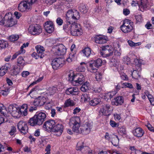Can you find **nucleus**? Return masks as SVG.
<instances>
[{
    "label": "nucleus",
    "instance_id": "20",
    "mask_svg": "<svg viewBox=\"0 0 154 154\" xmlns=\"http://www.w3.org/2000/svg\"><path fill=\"white\" fill-rule=\"evenodd\" d=\"M71 52L70 54L69 57L67 59V60L68 62H71L75 57V54H76L75 45L74 44H72L70 48Z\"/></svg>",
    "mask_w": 154,
    "mask_h": 154
},
{
    "label": "nucleus",
    "instance_id": "63",
    "mask_svg": "<svg viewBox=\"0 0 154 154\" xmlns=\"http://www.w3.org/2000/svg\"><path fill=\"white\" fill-rule=\"evenodd\" d=\"M123 13L125 15H127L130 13V11L127 9H124L123 11Z\"/></svg>",
    "mask_w": 154,
    "mask_h": 154
},
{
    "label": "nucleus",
    "instance_id": "2",
    "mask_svg": "<svg viewBox=\"0 0 154 154\" xmlns=\"http://www.w3.org/2000/svg\"><path fill=\"white\" fill-rule=\"evenodd\" d=\"M80 120L79 117L75 116L72 117L69 119V125L72 127V131L77 133H82L84 134H89L92 128L91 124L88 122H86L81 127L80 130Z\"/></svg>",
    "mask_w": 154,
    "mask_h": 154
},
{
    "label": "nucleus",
    "instance_id": "29",
    "mask_svg": "<svg viewBox=\"0 0 154 154\" xmlns=\"http://www.w3.org/2000/svg\"><path fill=\"white\" fill-rule=\"evenodd\" d=\"M113 48H111L109 50H106L104 52H101L100 54L104 57H107L112 55L113 53Z\"/></svg>",
    "mask_w": 154,
    "mask_h": 154
},
{
    "label": "nucleus",
    "instance_id": "45",
    "mask_svg": "<svg viewBox=\"0 0 154 154\" xmlns=\"http://www.w3.org/2000/svg\"><path fill=\"white\" fill-rule=\"evenodd\" d=\"M95 78L97 81H100L102 78V75L101 73L99 72H96Z\"/></svg>",
    "mask_w": 154,
    "mask_h": 154
},
{
    "label": "nucleus",
    "instance_id": "49",
    "mask_svg": "<svg viewBox=\"0 0 154 154\" xmlns=\"http://www.w3.org/2000/svg\"><path fill=\"white\" fill-rule=\"evenodd\" d=\"M130 149L133 152H134L136 154L140 153L141 152V151L137 150L134 146H131Z\"/></svg>",
    "mask_w": 154,
    "mask_h": 154
},
{
    "label": "nucleus",
    "instance_id": "33",
    "mask_svg": "<svg viewBox=\"0 0 154 154\" xmlns=\"http://www.w3.org/2000/svg\"><path fill=\"white\" fill-rule=\"evenodd\" d=\"M100 101L99 99L97 98H94L89 102L90 104L93 106H94L98 104Z\"/></svg>",
    "mask_w": 154,
    "mask_h": 154
},
{
    "label": "nucleus",
    "instance_id": "53",
    "mask_svg": "<svg viewBox=\"0 0 154 154\" xmlns=\"http://www.w3.org/2000/svg\"><path fill=\"white\" fill-rule=\"evenodd\" d=\"M110 125L112 127H116L118 126V125L115 122L112 120H110Z\"/></svg>",
    "mask_w": 154,
    "mask_h": 154
},
{
    "label": "nucleus",
    "instance_id": "27",
    "mask_svg": "<svg viewBox=\"0 0 154 154\" xmlns=\"http://www.w3.org/2000/svg\"><path fill=\"white\" fill-rule=\"evenodd\" d=\"M67 75L68 77V80L71 81L73 85V82L75 81V75L74 74L73 71L71 70L67 73Z\"/></svg>",
    "mask_w": 154,
    "mask_h": 154
},
{
    "label": "nucleus",
    "instance_id": "48",
    "mask_svg": "<svg viewBox=\"0 0 154 154\" xmlns=\"http://www.w3.org/2000/svg\"><path fill=\"white\" fill-rule=\"evenodd\" d=\"M111 48H112L111 46L109 45L103 46L102 47V51L101 52H104L106 50H109Z\"/></svg>",
    "mask_w": 154,
    "mask_h": 154
},
{
    "label": "nucleus",
    "instance_id": "46",
    "mask_svg": "<svg viewBox=\"0 0 154 154\" xmlns=\"http://www.w3.org/2000/svg\"><path fill=\"white\" fill-rule=\"evenodd\" d=\"M120 77L123 80H127L128 79V77L126 75L124 72H119Z\"/></svg>",
    "mask_w": 154,
    "mask_h": 154
},
{
    "label": "nucleus",
    "instance_id": "54",
    "mask_svg": "<svg viewBox=\"0 0 154 154\" xmlns=\"http://www.w3.org/2000/svg\"><path fill=\"white\" fill-rule=\"evenodd\" d=\"M134 62L135 65L137 66L140 67L141 66V62L139 60L135 59L134 60Z\"/></svg>",
    "mask_w": 154,
    "mask_h": 154
},
{
    "label": "nucleus",
    "instance_id": "38",
    "mask_svg": "<svg viewBox=\"0 0 154 154\" xmlns=\"http://www.w3.org/2000/svg\"><path fill=\"white\" fill-rule=\"evenodd\" d=\"M115 137H112V140L111 141L112 144L115 146H117L119 143V139L117 135L114 136Z\"/></svg>",
    "mask_w": 154,
    "mask_h": 154
},
{
    "label": "nucleus",
    "instance_id": "16",
    "mask_svg": "<svg viewBox=\"0 0 154 154\" xmlns=\"http://www.w3.org/2000/svg\"><path fill=\"white\" fill-rule=\"evenodd\" d=\"M44 27L45 30L48 33H51L54 31V25L51 21L46 22L45 24Z\"/></svg>",
    "mask_w": 154,
    "mask_h": 154
},
{
    "label": "nucleus",
    "instance_id": "39",
    "mask_svg": "<svg viewBox=\"0 0 154 154\" xmlns=\"http://www.w3.org/2000/svg\"><path fill=\"white\" fill-rule=\"evenodd\" d=\"M132 77L135 79H138L140 78V75L139 72L135 70L132 73Z\"/></svg>",
    "mask_w": 154,
    "mask_h": 154
},
{
    "label": "nucleus",
    "instance_id": "25",
    "mask_svg": "<svg viewBox=\"0 0 154 154\" xmlns=\"http://www.w3.org/2000/svg\"><path fill=\"white\" fill-rule=\"evenodd\" d=\"M123 103L124 99L123 97L119 96L116 97L115 98L113 104L116 106H118L119 105H122Z\"/></svg>",
    "mask_w": 154,
    "mask_h": 154
},
{
    "label": "nucleus",
    "instance_id": "42",
    "mask_svg": "<svg viewBox=\"0 0 154 154\" xmlns=\"http://www.w3.org/2000/svg\"><path fill=\"white\" fill-rule=\"evenodd\" d=\"M19 38L18 35H12L9 37V39L11 42H14L18 40Z\"/></svg>",
    "mask_w": 154,
    "mask_h": 154
},
{
    "label": "nucleus",
    "instance_id": "51",
    "mask_svg": "<svg viewBox=\"0 0 154 154\" xmlns=\"http://www.w3.org/2000/svg\"><path fill=\"white\" fill-rule=\"evenodd\" d=\"M57 0H45V3L48 5H52Z\"/></svg>",
    "mask_w": 154,
    "mask_h": 154
},
{
    "label": "nucleus",
    "instance_id": "40",
    "mask_svg": "<svg viewBox=\"0 0 154 154\" xmlns=\"http://www.w3.org/2000/svg\"><path fill=\"white\" fill-rule=\"evenodd\" d=\"M79 9L82 13L84 14L86 13L88 11L85 5L83 4L81 5L79 8Z\"/></svg>",
    "mask_w": 154,
    "mask_h": 154
},
{
    "label": "nucleus",
    "instance_id": "22",
    "mask_svg": "<svg viewBox=\"0 0 154 154\" xmlns=\"http://www.w3.org/2000/svg\"><path fill=\"white\" fill-rule=\"evenodd\" d=\"M147 0H140V4L139 5V9L143 12L147 10L148 5Z\"/></svg>",
    "mask_w": 154,
    "mask_h": 154
},
{
    "label": "nucleus",
    "instance_id": "62",
    "mask_svg": "<svg viewBox=\"0 0 154 154\" xmlns=\"http://www.w3.org/2000/svg\"><path fill=\"white\" fill-rule=\"evenodd\" d=\"M131 5L132 6H137V5L139 6V4L138 2V1H133L131 3Z\"/></svg>",
    "mask_w": 154,
    "mask_h": 154
},
{
    "label": "nucleus",
    "instance_id": "61",
    "mask_svg": "<svg viewBox=\"0 0 154 154\" xmlns=\"http://www.w3.org/2000/svg\"><path fill=\"white\" fill-rule=\"evenodd\" d=\"M80 110V109L78 107H76L73 110V114H76L77 113L79 112Z\"/></svg>",
    "mask_w": 154,
    "mask_h": 154
},
{
    "label": "nucleus",
    "instance_id": "5",
    "mask_svg": "<svg viewBox=\"0 0 154 154\" xmlns=\"http://www.w3.org/2000/svg\"><path fill=\"white\" fill-rule=\"evenodd\" d=\"M4 24L7 27L12 26L17 23V21L13 18V16L11 12L6 13L4 17Z\"/></svg>",
    "mask_w": 154,
    "mask_h": 154
},
{
    "label": "nucleus",
    "instance_id": "36",
    "mask_svg": "<svg viewBox=\"0 0 154 154\" xmlns=\"http://www.w3.org/2000/svg\"><path fill=\"white\" fill-rule=\"evenodd\" d=\"M57 87L55 86H52V87H50L48 88V91H49V93L51 95H53L54 93H56L58 91L57 87H58L57 86Z\"/></svg>",
    "mask_w": 154,
    "mask_h": 154
},
{
    "label": "nucleus",
    "instance_id": "32",
    "mask_svg": "<svg viewBox=\"0 0 154 154\" xmlns=\"http://www.w3.org/2000/svg\"><path fill=\"white\" fill-rule=\"evenodd\" d=\"M86 148V149H87L88 147L85 146L84 143L82 142H79L78 143L76 147V149L77 150L81 151L84 148Z\"/></svg>",
    "mask_w": 154,
    "mask_h": 154
},
{
    "label": "nucleus",
    "instance_id": "41",
    "mask_svg": "<svg viewBox=\"0 0 154 154\" xmlns=\"http://www.w3.org/2000/svg\"><path fill=\"white\" fill-rule=\"evenodd\" d=\"M117 130L118 133L120 134H126V129L124 126L119 127Z\"/></svg>",
    "mask_w": 154,
    "mask_h": 154
},
{
    "label": "nucleus",
    "instance_id": "19",
    "mask_svg": "<svg viewBox=\"0 0 154 154\" xmlns=\"http://www.w3.org/2000/svg\"><path fill=\"white\" fill-rule=\"evenodd\" d=\"M46 101V98L45 97H40L35 100L34 102L32 103L34 106H41L43 105ZM32 102H31L30 103L32 104Z\"/></svg>",
    "mask_w": 154,
    "mask_h": 154
},
{
    "label": "nucleus",
    "instance_id": "3",
    "mask_svg": "<svg viewBox=\"0 0 154 154\" xmlns=\"http://www.w3.org/2000/svg\"><path fill=\"white\" fill-rule=\"evenodd\" d=\"M27 105L26 104H23L20 108L15 105H10L8 108V112L12 116L16 118H19L21 115L24 116L27 114Z\"/></svg>",
    "mask_w": 154,
    "mask_h": 154
},
{
    "label": "nucleus",
    "instance_id": "1",
    "mask_svg": "<svg viewBox=\"0 0 154 154\" xmlns=\"http://www.w3.org/2000/svg\"><path fill=\"white\" fill-rule=\"evenodd\" d=\"M79 12L75 9L68 10L66 13V22L63 25V29L66 33L70 32L73 36H79L82 34L80 25L75 22L79 19Z\"/></svg>",
    "mask_w": 154,
    "mask_h": 154
},
{
    "label": "nucleus",
    "instance_id": "13",
    "mask_svg": "<svg viewBox=\"0 0 154 154\" xmlns=\"http://www.w3.org/2000/svg\"><path fill=\"white\" fill-rule=\"evenodd\" d=\"M56 54L58 55H63L66 52V48L62 44H59L54 46Z\"/></svg>",
    "mask_w": 154,
    "mask_h": 154
},
{
    "label": "nucleus",
    "instance_id": "59",
    "mask_svg": "<svg viewBox=\"0 0 154 154\" xmlns=\"http://www.w3.org/2000/svg\"><path fill=\"white\" fill-rule=\"evenodd\" d=\"M29 75V72L27 71H23L22 73L23 77H26Z\"/></svg>",
    "mask_w": 154,
    "mask_h": 154
},
{
    "label": "nucleus",
    "instance_id": "55",
    "mask_svg": "<svg viewBox=\"0 0 154 154\" xmlns=\"http://www.w3.org/2000/svg\"><path fill=\"white\" fill-rule=\"evenodd\" d=\"M128 43L129 45L131 46H135L137 45L138 43H135L129 40L128 41Z\"/></svg>",
    "mask_w": 154,
    "mask_h": 154
},
{
    "label": "nucleus",
    "instance_id": "26",
    "mask_svg": "<svg viewBox=\"0 0 154 154\" xmlns=\"http://www.w3.org/2000/svg\"><path fill=\"white\" fill-rule=\"evenodd\" d=\"M79 91L78 88L76 87H71L68 88L66 91V93L67 94H71L75 95Z\"/></svg>",
    "mask_w": 154,
    "mask_h": 154
},
{
    "label": "nucleus",
    "instance_id": "34",
    "mask_svg": "<svg viewBox=\"0 0 154 154\" xmlns=\"http://www.w3.org/2000/svg\"><path fill=\"white\" fill-rule=\"evenodd\" d=\"M81 99L82 101L88 102L90 100V97L88 94L85 93L81 95Z\"/></svg>",
    "mask_w": 154,
    "mask_h": 154
},
{
    "label": "nucleus",
    "instance_id": "8",
    "mask_svg": "<svg viewBox=\"0 0 154 154\" xmlns=\"http://www.w3.org/2000/svg\"><path fill=\"white\" fill-rule=\"evenodd\" d=\"M41 26L38 24L29 25V34L35 35H38L42 32Z\"/></svg>",
    "mask_w": 154,
    "mask_h": 154
},
{
    "label": "nucleus",
    "instance_id": "30",
    "mask_svg": "<svg viewBox=\"0 0 154 154\" xmlns=\"http://www.w3.org/2000/svg\"><path fill=\"white\" fill-rule=\"evenodd\" d=\"M90 86V84L88 82H84L81 87L80 90L84 92H87Z\"/></svg>",
    "mask_w": 154,
    "mask_h": 154
},
{
    "label": "nucleus",
    "instance_id": "15",
    "mask_svg": "<svg viewBox=\"0 0 154 154\" xmlns=\"http://www.w3.org/2000/svg\"><path fill=\"white\" fill-rule=\"evenodd\" d=\"M63 130V126L61 123H56L53 128V132L55 133V135L57 136H60Z\"/></svg>",
    "mask_w": 154,
    "mask_h": 154
},
{
    "label": "nucleus",
    "instance_id": "47",
    "mask_svg": "<svg viewBox=\"0 0 154 154\" xmlns=\"http://www.w3.org/2000/svg\"><path fill=\"white\" fill-rule=\"evenodd\" d=\"M16 131V129L15 127L14 126H12L11 127V130L9 132V133L11 135H13L15 134Z\"/></svg>",
    "mask_w": 154,
    "mask_h": 154
},
{
    "label": "nucleus",
    "instance_id": "24",
    "mask_svg": "<svg viewBox=\"0 0 154 154\" xmlns=\"http://www.w3.org/2000/svg\"><path fill=\"white\" fill-rule=\"evenodd\" d=\"M133 134L136 137H140L143 135L144 132L142 128H138L133 131Z\"/></svg>",
    "mask_w": 154,
    "mask_h": 154
},
{
    "label": "nucleus",
    "instance_id": "60",
    "mask_svg": "<svg viewBox=\"0 0 154 154\" xmlns=\"http://www.w3.org/2000/svg\"><path fill=\"white\" fill-rule=\"evenodd\" d=\"M111 137V135H110L108 133L106 132V134L105 136V139L108 140H110V138Z\"/></svg>",
    "mask_w": 154,
    "mask_h": 154
},
{
    "label": "nucleus",
    "instance_id": "56",
    "mask_svg": "<svg viewBox=\"0 0 154 154\" xmlns=\"http://www.w3.org/2000/svg\"><path fill=\"white\" fill-rule=\"evenodd\" d=\"M51 108V104L50 103H47L45 106V108L46 109L50 110Z\"/></svg>",
    "mask_w": 154,
    "mask_h": 154
},
{
    "label": "nucleus",
    "instance_id": "64",
    "mask_svg": "<svg viewBox=\"0 0 154 154\" xmlns=\"http://www.w3.org/2000/svg\"><path fill=\"white\" fill-rule=\"evenodd\" d=\"M34 136L36 137H38L40 135V130L39 129L36 130L34 133Z\"/></svg>",
    "mask_w": 154,
    "mask_h": 154
},
{
    "label": "nucleus",
    "instance_id": "17",
    "mask_svg": "<svg viewBox=\"0 0 154 154\" xmlns=\"http://www.w3.org/2000/svg\"><path fill=\"white\" fill-rule=\"evenodd\" d=\"M56 123L54 120H50L45 122L44 124L43 127L46 130H52L55 126Z\"/></svg>",
    "mask_w": 154,
    "mask_h": 154
},
{
    "label": "nucleus",
    "instance_id": "4",
    "mask_svg": "<svg viewBox=\"0 0 154 154\" xmlns=\"http://www.w3.org/2000/svg\"><path fill=\"white\" fill-rule=\"evenodd\" d=\"M46 114L43 112H37L34 116L29 119L30 125L34 126L36 125H40L46 120Z\"/></svg>",
    "mask_w": 154,
    "mask_h": 154
},
{
    "label": "nucleus",
    "instance_id": "35",
    "mask_svg": "<svg viewBox=\"0 0 154 154\" xmlns=\"http://www.w3.org/2000/svg\"><path fill=\"white\" fill-rule=\"evenodd\" d=\"M84 55L87 57H88L91 54V49L88 48H86L82 51Z\"/></svg>",
    "mask_w": 154,
    "mask_h": 154
},
{
    "label": "nucleus",
    "instance_id": "7",
    "mask_svg": "<svg viewBox=\"0 0 154 154\" xmlns=\"http://www.w3.org/2000/svg\"><path fill=\"white\" fill-rule=\"evenodd\" d=\"M102 63V60L100 58L89 63V67H88V70L91 72H95L97 71V68L101 66Z\"/></svg>",
    "mask_w": 154,
    "mask_h": 154
},
{
    "label": "nucleus",
    "instance_id": "43",
    "mask_svg": "<svg viewBox=\"0 0 154 154\" xmlns=\"http://www.w3.org/2000/svg\"><path fill=\"white\" fill-rule=\"evenodd\" d=\"M123 62L125 64L128 65L130 63V58L127 56H125L123 58Z\"/></svg>",
    "mask_w": 154,
    "mask_h": 154
},
{
    "label": "nucleus",
    "instance_id": "10",
    "mask_svg": "<svg viewBox=\"0 0 154 154\" xmlns=\"http://www.w3.org/2000/svg\"><path fill=\"white\" fill-rule=\"evenodd\" d=\"M25 61L23 57H19L17 59V64L14 66V70L17 73H19L25 65Z\"/></svg>",
    "mask_w": 154,
    "mask_h": 154
},
{
    "label": "nucleus",
    "instance_id": "50",
    "mask_svg": "<svg viewBox=\"0 0 154 154\" xmlns=\"http://www.w3.org/2000/svg\"><path fill=\"white\" fill-rule=\"evenodd\" d=\"M56 22L57 24L59 26H61L63 23V21L60 17H58L57 18Z\"/></svg>",
    "mask_w": 154,
    "mask_h": 154
},
{
    "label": "nucleus",
    "instance_id": "52",
    "mask_svg": "<svg viewBox=\"0 0 154 154\" xmlns=\"http://www.w3.org/2000/svg\"><path fill=\"white\" fill-rule=\"evenodd\" d=\"M117 92L115 91L111 92L108 94V96L110 99L113 96L115 95L116 93Z\"/></svg>",
    "mask_w": 154,
    "mask_h": 154
},
{
    "label": "nucleus",
    "instance_id": "11",
    "mask_svg": "<svg viewBox=\"0 0 154 154\" xmlns=\"http://www.w3.org/2000/svg\"><path fill=\"white\" fill-rule=\"evenodd\" d=\"M113 108L110 105L108 104H104L102 106L100 109V112L105 115H109L112 112Z\"/></svg>",
    "mask_w": 154,
    "mask_h": 154
},
{
    "label": "nucleus",
    "instance_id": "44",
    "mask_svg": "<svg viewBox=\"0 0 154 154\" xmlns=\"http://www.w3.org/2000/svg\"><path fill=\"white\" fill-rule=\"evenodd\" d=\"M133 88L132 85L130 83L125 82L122 84V88Z\"/></svg>",
    "mask_w": 154,
    "mask_h": 154
},
{
    "label": "nucleus",
    "instance_id": "57",
    "mask_svg": "<svg viewBox=\"0 0 154 154\" xmlns=\"http://www.w3.org/2000/svg\"><path fill=\"white\" fill-rule=\"evenodd\" d=\"M14 14L16 18L17 19H19L22 16L21 13L17 11H15L14 12Z\"/></svg>",
    "mask_w": 154,
    "mask_h": 154
},
{
    "label": "nucleus",
    "instance_id": "14",
    "mask_svg": "<svg viewBox=\"0 0 154 154\" xmlns=\"http://www.w3.org/2000/svg\"><path fill=\"white\" fill-rule=\"evenodd\" d=\"M17 128L21 133L25 134L28 132V128L26 122L23 121H20L17 125Z\"/></svg>",
    "mask_w": 154,
    "mask_h": 154
},
{
    "label": "nucleus",
    "instance_id": "28",
    "mask_svg": "<svg viewBox=\"0 0 154 154\" xmlns=\"http://www.w3.org/2000/svg\"><path fill=\"white\" fill-rule=\"evenodd\" d=\"M10 65L6 64L5 66H2L0 69V76L4 75L8 69H9Z\"/></svg>",
    "mask_w": 154,
    "mask_h": 154
},
{
    "label": "nucleus",
    "instance_id": "6",
    "mask_svg": "<svg viewBox=\"0 0 154 154\" xmlns=\"http://www.w3.org/2000/svg\"><path fill=\"white\" fill-rule=\"evenodd\" d=\"M120 28L122 31L124 33H127L131 32L133 29V23L128 19H125Z\"/></svg>",
    "mask_w": 154,
    "mask_h": 154
},
{
    "label": "nucleus",
    "instance_id": "58",
    "mask_svg": "<svg viewBox=\"0 0 154 154\" xmlns=\"http://www.w3.org/2000/svg\"><path fill=\"white\" fill-rule=\"evenodd\" d=\"M146 126L149 130L154 132V128L150 124H148Z\"/></svg>",
    "mask_w": 154,
    "mask_h": 154
},
{
    "label": "nucleus",
    "instance_id": "23",
    "mask_svg": "<svg viewBox=\"0 0 154 154\" xmlns=\"http://www.w3.org/2000/svg\"><path fill=\"white\" fill-rule=\"evenodd\" d=\"M35 48L38 56H40V58H43L45 56V49L44 47L40 45H38L36 46Z\"/></svg>",
    "mask_w": 154,
    "mask_h": 154
},
{
    "label": "nucleus",
    "instance_id": "18",
    "mask_svg": "<svg viewBox=\"0 0 154 154\" xmlns=\"http://www.w3.org/2000/svg\"><path fill=\"white\" fill-rule=\"evenodd\" d=\"M95 42L98 44H103L107 42V38L104 35H98L95 37Z\"/></svg>",
    "mask_w": 154,
    "mask_h": 154
},
{
    "label": "nucleus",
    "instance_id": "9",
    "mask_svg": "<svg viewBox=\"0 0 154 154\" xmlns=\"http://www.w3.org/2000/svg\"><path fill=\"white\" fill-rule=\"evenodd\" d=\"M64 63V60L61 58H56L53 59L51 63L53 68L57 69L59 68L62 67Z\"/></svg>",
    "mask_w": 154,
    "mask_h": 154
},
{
    "label": "nucleus",
    "instance_id": "21",
    "mask_svg": "<svg viewBox=\"0 0 154 154\" xmlns=\"http://www.w3.org/2000/svg\"><path fill=\"white\" fill-rule=\"evenodd\" d=\"M28 3H29L28 0L27 1H23L20 2L18 6L19 10L22 12L25 11L27 8Z\"/></svg>",
    "mask_w": 154,
    "mask_h": 154
},
{
    "label": "nucleus",
    "instance_id": "12",
    "mask_svg": "<svg viewBox=\"0 0 154 154\" xmlns=\"http://www.w3.org/2000/svg\"><path fill=\"white\" fill-rule=\"evenodd\" d=\"M85 77L84 75L81 73H78L75 75V81L73 82V85L74 86H78L79 85L82 84L85 81Z\"/></svg>",
    "mask_w": 154,
    "mask_h": 154
},
{
    "label": "nucleus",
    "instance_id": "37",
    "mask_svg": "<svg viewBox=\"0 0 154 154\" xmlns=\"http://www.w3.org/2000/svg\"><path fill=\"white\" fill-rule=\"evenodd\" d=\"M64 104L66 107L73 106L75 104L74 101L71 100L70 99L66 100L65 101Z\"/></svg>",
    "mask_w": 154,
    "mask_h": 154
},
{
    "label": "nucleus",
    "instance_id": "31",
    "mask_svg": "<svg viewBox=\"0 0 154 154\" xmlns=\"http://www.w3.org/2000/svg\"><path fill=\"white\" fill-rule=\"evenodd\" d=\"M8 46L7 41L4 40H0V50L5 49Z\"/></svg>",
    "mask_w": 154,
    "mask_h": 154
}]
</instances>
